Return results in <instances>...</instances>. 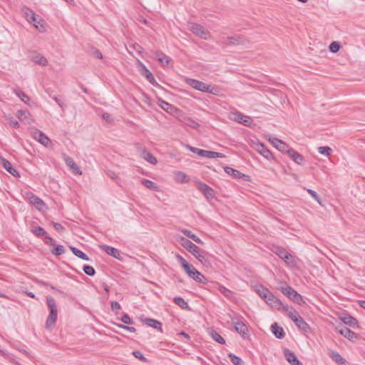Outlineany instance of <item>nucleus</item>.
Segmentation results:
<instances>
[{
	"instance_id": "obj_3",
	"label": "nucleus",
	"mask_w": 365,
	"mask_h": 365,
	"mask_svg": "<svg viewBox=\"0 0 365 365\" xmlns=\"http://www.w3.org/2000/svg\"><path fill=\"white\" fill-rule=\"evenodd\" d=\"M46 303L49 309L50 314L47 317L46 327V328H51L55 324L57 319V306L55 299L51 297H46Z\"/></svg>"
},
{
	"instance_id": "obj_10",
	"label": "nucleus",
	"mask_w": 365,
	"mask_h": 365,
	"mask_svg": "<svg viewBox=\"0 0 365 365\" xmlns=\"http://www.w3.org/2000/svg\"><path fill=\"white\" fill-rule=\"evenodd\" d=\"M189 29L195 35L205 39L207 38L206 36L207 35L208 32L200 24L196 23H190Z\"/></svg>"
},
{
	"instance_id": "obj_56",
	"label": "nucleus",
	"mask_w": 365,
	"mask_h": 365,
	"mask_svg": "<svg viewBox=\"0 0 365 365\" xmlns=\"http://www.w3.org/2000/svg\"><path fill=\"white\" fill-rule=\"evenodd\" d=\"M219 291L227 297H231L232 295V292L222 285L219 287Z\"/></svg>"
},
{
	"instance_id": "obj_5",
	"label": "nucleus",
	"mask_w": 365,
	"mask_h": 365,
	"mask_svg": "<svg viewBox=\"0 0 365 365\" xmlns=\"http://www.w3.org/2000/svg\"><path fill=\"white\" fill-rule=\"evenodd\" d=\"M185 271L190 277L197 282L202 283L203 284H206L208 282V279L202 273L197 271L192 264Z\"/></svg>"
},
{
	"instance_id": "obj_32",
	"label": "nucleus",
	"mask_w": 365,
	"mask_h": 365,
	"mask_svg": "<svg viewBox=\"0 0 365 365\" xmlns=\"http://www.w3.org/2000/svg\"><path fill=\"white\" fill-rule=\"evenodd\" d=\"M294 324L299 329L304 332H309L310 331L309 325L303 319L302 317H299L298 319H296Z\"/></svg>"
},
{
	"instance_id": "obj_55",
	"label": "nucleus",
	"mask_w": 365,
	"mask_h": 365,
	"mask_svg": "<svg viewBox=\"0 0 365 365\" xmlns=\"http://www.w3.org/2000/svg\"><path fill=\"white\" fill-rule=\"evenodd\" d=\"M341 45L336 41H333L329 45V50L331 53H336L339 51Z\"/></svg>"
},
{
	"instance_id": "obj_8",
	"label": "nucleus",
	"mask_w": 365,
	"mask_h": 365,
	"mask_svg": "<svg viewBox=\"0 0 365 365\" xmlns=\"http://www.w3.org/2000/svg\"><path fill=\"white\" fill-rule=\"evenodd\" d=\"M264 302L272 308L277 310H281L284 305L283 302L275 297L271 292L268 294L267 298H265Z\"/></svg>"
},
{
	"instance_id": "obj_41",
	"label": "nucleus",
	"mask_w": 365,
	"mask_h": 365,
	"mask_svg": "<svg viewBox=\"0 0 365 365\" xmlns=\"http://www.w3.org/2000/svg\"><path fill=\"white\" fill-rule=\"evenodd\" d=\"M141 184L151 190L158 191L159 190L158 186L154 182L150 180L143 179L141 180Z\"/></svg>"
},
{
	"instance_id": "obj_26",
	"label": "nucleus",
	"mask_w": 365,
	"mask_h": 365,
	"mask_svg": "<svg viewBox=\"0 0 365 365\" xmlns=\"http://www.w3.org/2000/svg\"><path fill=\"white\" fill-rule=\"evenodd\" d=\"M271 330L273 334L277 339H283L284 337L285 333L282 327L278 326L277 323H274L271 326Z\"/></svg>"
},
{
	"instance_id": "obj_39",
	"label": "nucleus",
	"mask_w": 365,
	"mask_h": 365,
	"mask_svg": "<svg viewBox=\"0 0 365 365\" xmlns=\"http://www.w3.org/2000/svg\"><path fill=\"white\" fill-rule=\"evenodd\" d=\"M158 105L161 107L162 109L165 110L166 112L171 113L175 109V107L170 104L169 103L162 100L159 99L158 101Z\"/></svg>"
},
{
	"instance_id": "obj_59",
	"label": "nucleus",
	"mask_w": 365,
	"mask_h": 365,
	"mask_svg": "<svg viewBox=\"0 0 365 365\" xmlns=\"http://www.w3.org/2000/svg\"><path fill=\"white\" fill-rule=\"evenodd\" d=\"M120 320L125 324H133V321L130 319L128 314H123Z\"/></svg>"
},
{
	"instance_id": "obj_29",
	"label": "nucleus",
	"mask_w": 365,
	"mask_h": 365,
	"mask_svg": "<svg viewBox=\"0 0 365 365\" xmlns=\"http://www.w3.org/2000/svg\"><path fill=\"white\" fill-rule=\"evenodd\" d=\"M224 170L227 174L232 175L235 179H241L245 177V174L242 173L237 170H235L228 166L224 167Z\"/></svg>"
},
{
	"instance_id": "obj_35",
	"label": "nucleus",
	"mask_w": 365,
	"mask_h": 365,
	"mask_svg": "<svg viewBox=\"0 0 365 365\" xmlns=\"http://www.w3.org/2000/svg\"><path fill=\"white\" fill-rule=\"evenodd\" d=\"M234 327L236 331L242 336H244L248 331L247 326L242 322H235Z\"/></svg>"
},
{
	"instance_id": "obj_30",
	"label": "nucleus",
	"mask_w": 365,
	"mask_h": 365,
	"mask_svg": "<svg viewBox=\"0 0 365 365\" xmlns=\"http://www.w3.org/2000/svg\"><path fill=\"white\" fill-rule=\"evenodd\" d=\"M31 60L38 64V65H41V66H45L48 64V61L47 59L43 56L42 55H41L40 53H33L32 55H31Z\"/></svg>"
},
{
	"instance_id": "obj_24",
	"label": "nucleus",
	"mask_w": 365,
	"mask_h": 365,
	"mask_svg": "<svg viewBox=\"0 0 365 365\" xmlns=\"http://www.w3.org/2000/svg\"><path fill=\"white\" fill-rule=\"evenodd\" d=\"M282 310L286 312L289 318H290L294 322H296V319H298L299 317H301L292 307H290L287 304L284 305Z\"/></svg>"
},
{
	"instance_id": "obj_57",
	"label": "nucleus",
	"mask_w": 365,
	"mask_h": 365,
	"mask_svg": "<svg viewBox=\"0 0 365 365\" xmlns=\"http://www.w3.org/2000/svg\"><path fill=\"white\" fill-rule=\"evenodd\" d=\"M185 123L187 125L195 129H197L200 127V124L192 118H187Z\"/></svg>"
},
{
	"instance_id": "obj_16",
	"label": "nucleus",
	"mask_w": 365,
	"mask_h": 365,
	"mask_svg": "<svg viewBox=\"0 0 365 365\" xmlns=\"http://www.w3.org/2000/svg\"><path fill=\"white\" fill-rule=\"evenodd\" d=\"M0 162L4 168L14 177H19V172L12 166L11 163L3 157H0Z\"/></svg>"
},
{
	"instance_id": "obj_20",
	"label": "nucleus",
	"mask_w": 365,
	"mask_h": 365,
	"mask_svg": "<svg viewBox=\"0 0 365 365\" xmlns=\"http://www.w3.org/2000/svg\"><path fill=\"white\" fill-rule=\"evenodd\" d=\"M141 74L145 77V78L153 86H158V83L155 81L153 73L149 71V69L142 64V72Z\"/></svg>"
},
{
	"instance_id": "obj_15",
	"label": "nucleus",
	"mask_w": 365,
	"mask_h": 365,
	"mask_svg": "<svg viewBox=\"0 0 365 365\" xmlns=\"http://www.w3.org/2000/svg\"><path fill=\"white\" fill-rule=\"evenodd\" d=\"M286 153H287L289 157L296 163L299 165L304 164V157L300 153L297 152L295 150L289 148L286 152Z\"/></svg>"
},
{
	"instance_id": "obj_50",
	"label": "nucleus",
	"mask_w": 365,
	"mask_h": 365,
	"mask_svg": "<svg viewBox=\"0 0 365 365\" xmlns=\"http://www.w3.org/2000/svg\"><path fill=\"white\" fill-rule=\"evenodd\" d=\"M176 259L178 261V262L181 264L182 267L185 270L187 268H189V267L191 265V264H189L181 255H176Z\"/></svg>"
},
{
	"instance_id": "obj_2",
	"label": "nucleus",
	"mask_w": 365,
	"mask_h": 365,
	"mask_svg": "<svg viewBox=\"0 0 365 365\" xmlns=\"http://www.w3.org/2000/svg\"><path fill=\"white\" fill-rule=\"evenodd\" d=\"M185 82L190 87L198 90L200 91L211 93L213 95L219 94V88L216 86H211L210 85L206 84L205 83L194 79V78H187Z\"/></svg>"
},
{
	"instance_id": "obj_28",
	"label": "nucleus",
	"mask_w": 365,
	"mask_h": 365,
	"mask_svg": "<svg viewBox=\"0 0 365 365\" xmlns=\"http://www.w3.org/2000/svg\"><path fill=\"white\" fill-rule=\"evenodd\" d=\"M341 320L346 325H349L353 328L358 327V321L356 319L349 314H345L344 317L340 318Z\"/></svg>"
},
{
	"instance_id": "obj_33",
	"label": "nucleus",
	"mask_w": 365,
	"mask_h": 365,
	"mask_svg": "<svg viewBox=\"0 0 365 365\" xmlns=\"http://www.w3.org/2000/svg\"><path fill=\"white\" fill-rule=\"evenodd\" d=\"M208 333L211 338L217 343L221 344H225V340L217 331L214 330L213 329H210L208 330Z\"/></svg>"
},
{
	"instance_id": "obj_7",
	"label": "nucleus",
	"mask_w": 365,
	"mask_h": 365,
	"mask_svg": "<svg viewBox=\"0 0 365 365\" xmlns=\"http://www.w3.org/2000/svg\"><path fill=\"white\" fill-rule=\"evenodd\" d=\"M230 119L240 123L245 126H250L253 123L251 117L245 115L240 112L232 113Z\"/></svg>"
},
{
	"instance_id": "obj_63",
	"label": "nucleus",
	"mask_w": 365,
	"mask_h": 365,
	"mask_svg": "<svg viewBox=\"0 0 365 365\" xmlns=\"http://www.w3.org/2000/svg\"><path fill=\"white\" fill-rule=\"evenodd\" d=\"M102 117L103 118L107 121L108 123H111L113 121V118L110 115V114L108 113H104L103 115H102Z\"/></svg>"
},
{
	"instance_id": "obj_34",
	"label": "nucleus",
	"mask_w": 365,
	"mask_h": 365,
	"mask_svg": "<svg viewBox=\"0 0 365 365\" xmlns=\"http://www.w3.org/2000/svg\"><path fill=\"white\" fill-rule=\"evenodd\" d=\"M203 154L202 157L206 158H225V155L223 153L215 152V151H211V150H204V152H202Z\"/></svg>"
},
{
	"instance_id": "obj_44",
	"label": "nucleus",
	"mask_w": 365,
	"mask_h": 365,
	"mask_svg": "<svg viewBox=\"0 0 365 365\" xmlns=\"http://www.w3.org/2000/svg\"><path fill=\"white\" fill-rule=\"evenodd\" d=\"M16 95L25 103L29 105L30 98L21 91H15Z\"/></svg>"
},
{
	"instance_id": "obj_13",
	"label": "nucleus",
	"mask_w": 365,
	"mask_h": 365,
	"mask_svg": "<svg viewBox=\"0 0 365 365\" xmlns=\"http://www.w3.org/2000/svg\"><path fill=\"white\" fill-rule=\"evenodd\" d=\"M226 40L227 41L225 43L227 45L233 46L243 45L247 41L243 36L239 34L232 36H228L227 37Z\"/></svg>"
},
{
	"instance_id": "obj_6",
	"label": "nucleus",
	"mask_w": 365,
	"mask_h": 365,
	"mask_svg": "<svg viewBox=\"0 0 365 365\" xmlns=\"http://www.w3.org/2000/svg\"><path fill=\"white\" fill-rule=\"evenodd\" d=\"M196 187L199 191H200L204 195L207 200H210L214 198V190L211 187L207 185L206 183L202 182L201 181H197L196 182Z\"/></svg>"
},
{
	"instance_id": "obj_61",
	"label": "nucleus",
	"mask_w": 365,
	"mask_h": 365,
	"mask_svg": "<svg viewBox=\"0 0 365 365\" xmlns=\"http://www.w3.org/2000/svg\"><path fill=\"white\" fill-rule=\"evenodd\" d=\"M118 327L123 329H125V330H127L130 332H135L136 331V329L133 327H128V326H125V325H123V324H118Z\"/></svg>"
},
{
	"instance_id": "obj_53",
	"label": "nucleus",
	"mask_w": 365,
	"mask_h": 365,
	"mask_svg": "<svg viewBox=\"0 0 365 365\" xmlns=\"http://www.w3.org/2000/svg\"><path fill=\"white\" fill-rule=\"evenodd\" d=\"M83 270L87 275L91 277L94 276L96 274L94 268L90 265H83Z\"/></svg>"
},
{
	"instance_id": "obj_48",
	"label": "nucleus",
	"mask_w": 365,
	"mask_h": 365,
	"mask_svg": "<svg viewBox=\"0 0 365 365\" xmlns=\"http://www.w3.org/2000/svg\"><path fill=\"white\" fill-rule=\"evenodd\" d=\"M6 123L9 124L11 127L14 128H19V122L14 118L12 116H6Z\"/></svg>"
},
{
	"instance_id": "obj_52",
	"label": "nucleus",
	"mask_w": 365,
	"mask_h": 365,
	"mask_svg": "<svg viewBox=\"0 0 365 365\" xmlns=\"http://www.w3.org/2000/svg\"><path fill=\"white\" fill-rule=\"evenodd\" d=\"M133 355L134 356V357H135L136 359H138L143 362H146V363L149 362L148 359L144 356V355L141 353V351H140L138 350L133 351Z\"/></svg>"
},
{
	"instance_id": "obj_38",
	"label": "nucleus",
	"mask_w": 365,
	"mask_h": 365,
	"mask_svg": "<svg viewBox=\"0 0 365 365\" xmlns=\"http://www.w3.org/2000/svg\"><path fill=\"white\" fill-rule=\"evenodd\" d=\"M181 232L188 238L192 239L194 242L203 245V242L196 235L193 234L190 230L183 229Z\"/></svg>"
},
{
	"instance_id": "obj_47",
	"label": "nucleus",
	"mask_w": 365,
	"mask_h": 365,
	"mask_svg": "<svg viewBox=\"0 0 365 365\" xmlns=\"http://www.w3.org/2000/svg\"><path fill=\"white\" fill-rule=\"evenodd\" d=\"M51 253L56 256H60L65 252V249L63 245H57L55 247L51 250Z\"/></svg>"
},
{
	"instance_id": "obj_40",
	"label": "nucleus",
	"mask_w": 365,
	"mask_h": 365,
	"mask_svg": "<svg viewBox=\"0 0 365 365\" xmlns=\"http://www.w3.org/2000/svg\"><path fill=\"white\" fill-rule=\"evenodd\" d=\"M70 249L73 254L78 257V258H81L85 261H88L90 259L87 255H86L83 252L78 250V248L75 247H70Z\"/></svg>"
},
{
	"instance_id": "obj_51",
	"label": "nucleus",
	"mask_w": 365,
	"mask_h": 365,
	"mask_svg": "<svg viewBox=\"0 0 365 365\" xmlns=\"http://www.w3.org/2000/svg\"><path fill=\"white\" fill-rule=\"evenodd\" d=\"M31 232L34 235H35L37 237H41L46 234L45 230L40 226L34 227L31 230Z\"/></svg>"
},
{
	"instance_id": "obj_31",
	"label": "nucleus",
	"mask_w": 365,
	"mask_h": 365,
	"mask_svg": "<svg viewBox=\"0 0 365 365\" xmlns=\"http://www.w3.org/2000/svg\"><path fill=\"white\" fill-rule=\"evenodd\" d=\"M255 148L257 151H258L265 158L270 159L272 158V153L265 147L264 144L259 143L256 145Z\"/></svg>"
},
{
	"instance_id": "obj_42",
	"label": "nucleus",
	"mask_w": 365,
	"mask_h": 365,
	"mask_svg": "<svg viewBox=\"0 0 365 365\" xmlns=\"http://www.w3.org/2000/svg\"><path fill=\"white\" fill-rule=\"evenodd\" d=\"M173 302L177 304L178 305L180 308L183 309H190V307L187 304V302H186L182 297H174L173 299Z\"/></svg>"
},
{
	"instance_id": "obj_49",
	"label": "nucleus",
	"mask_w": 365,
	"mask_h": 365,
	"mask_svg": "<svg viewBox=\"0 0 365 365\" xmlns=\"http://www.w3.org/2000/svg\"><path fill=\"white\" fill-rule=\"evenodd\" d=\"M318 151L323 155L329 156L332 152V150L329 146H321L318 148Z\"/></svg>"
},
{
	"instance_id": "obj_36",
	"label": "nucleus",
	"mask_w": 365,
	"mask_h": 365,
	"mask_svg": "<svg viewBox=\"0 0 365 365\" xmlns=\"http://www.w3.org/2000/svg\"><path fill=\"white\" fill-rule=\"evenodd\" d=\"M330 357L333 361H334L336 363L339 364V365H346V361L345 359H344L341 355L336 352V351H332Z\"/></svg>"
},
{
	"instance_id": "obj_64",
	"label": "nucleus",
	"mask_w": 365,
	"mask_h": 365,
	"mask_svg": "<svg viewBox=\"0 0 365 365\" xmlns=\"http://www.w3.org/2000/svg\"><path fill=\"white\" fill-rule=\"evenodd\" d=\"M52 225L56 231H62L64 230V227L60 223L53 222Z\"/></svg>"
},
{
	"instance_id": "obj_45",
	"label": "nucleus",
	"mask_w": 365,
	"mask_h": 365,
	"mask_svg": "<svg viewBox=\"0 0 365 365\" xmlns=\"http://www.w3.org/2000/svg\"><path fill=\"white\" fill-rule=\"evenodd\" d=\"M228 357L234 365H243L242 360L239 356H237L234 354L230 353L228 354Z\"/></svg>"
},
{
	"instance_id": "obj_4",
	"label": "nucleus",
	"mask_w": 365,
	"mask_h": 365,
	"mask_svg": "<svg viewBox=\"0 0 365 365\" xmlns=\"http://www.w3.org/2000/svg\"><path fill=\"white\" fill-rule=\"evenodd\" d=\"M280 290L283 294L287 296L292 302H294L299 305H302L303 304H305V302L303 299L302 296L300 295L292 287H290V286H287L285 287H282L280 288Z\"/></svg>"
},
{
	"instance_id": "obj_46",
	"label": "nucleus",
	"mask_w": 365,
	"mask_h": 365,
	"mask_svg": "<svg viewBox=\"0 0 365 365\" xmlns=\"http://www.w3.org/2000/svg\"><path fill=\"white\" fill-rule=\"evenodd\" d=\"M273 252L281 259L287 256V251L282 247H276Z\"/></svg>"
},
{
	"instance_id": "obj_19",
	"label": "nucleus",
	"mask_w": 365,
	"mask_h": 365,
	"mask_svg": "<svg viewBox=\"0 0 365 365\" xmlns=\"http://www.w3.org/2000/svg\"><path fill=\"white\" fill-rule=\"evenodd\" d=\"M63 160L66 165L71 168L73 173L78 175L82 174V171L80 170V168L78 167V165L75 163V162L71 157L68 155H64Z\"/></svg>"
},
{
	"instance_id": "obj_27",
	"label": "nucleus",
	"mask_w": 365,
	"mask_h": 365,
	"mask_svg": "<svg viewBox=\"0 0 365 365\" xmlns=\"http://www.w3.org/2000/svg\"><path fill=\"white\" fill-rule=\"evenodd\" d=\"M155 56L156 59L164 67L167 66L170 61V58L161 51H156L155 53Z\"/></svg>"
},
{
	"instance_id": "obj_43",
	"label": "nucleus",
	"mask_w": 365,
	"mask_h": 365,
	"mask_svg": "<svg viewBox=\"0 0 365 365\" xmlns=\"http://www.w3.org/2000/svg\"><path fill=\"white\" fill-rule=\"evenodd\" d=\"M31 24L40 32H44L46 31V28H45L46 23H45V21L41 18L38 19L36 17V22H32Z\"/></svg>"
},
{
	"instance_id": "obj_37",
	"label": "nucleus",
	"mask_w": 365,
	"mask_h": 365,
	"mask_svg": "<svg viewBox=\"0 0 365 365\" xmlns=\"http://www.w3.org/2000/svg\"><path fill=\"white\" fill-rule=\"evenodd\" d=\"M255 292L264 300L265 298H267L268 294L270 293V291L262 285L256 287Z\"/></svg>"
},
{
	"instance_id": "obj_60",
	"label": "nucleus",
	"mask_w": 365,
	"mask_h": 365,
	"mask_svg": "<svg viewBox=\"0 0 365 365\" xmlns=\"http://www.w3.org/2000/svg\"><path fill=\"white\" fill-rule=\"evenodd\" d=\"M188 149L194 153H196L197 155H198L199 156H201L202 157L203 154L202 153V152H204L205 150H202V149H199V148H195V147H192V146H188Z\"/></svg>"
},
{
	"instance_id": "obj_23",
	"label": "nucleus",
	"mask_w": 365,
	"mask_h": 365,
	"mask_svg": "<svg viewBox=\"0 0 365 365\" xmlns=\"http://www.w3.org/2000/svg\"><path fill=\"white\" fill-rule=\"evenodd\" d=\"M29 199L30 203L34 205L39 210H42V208L46 206L44 202L33 193H30Z\"/></svg>"
},
{
	"instance_id": "obj_62",
	"label": "nucleus",
	"mask_w": 365,
	"mask_h": 365,
	"mask_svg": "<svg viewBox=\"0 0 365 365\" xmlns=\"http://www.w3.org/2000/svg\"><path fill=\"white\" fill-rule=\"evenodd\" d=\"M110 307L113 311H118L121 309L120 304L118 302L113 301L110 304Z\"/></svg>"
},
{
	"instance_id": "obj_58",
	"label": "nucleus",
	"mask_w": 365,
	"mask_h": 365,
	"mask_svg": "<svg viewBox=\"0 0 365 365\" xmlns=\"http://www.w3.org/2000/svg\"><path fill=\"white\" fill-rule=\"evenodd\" d=\"M307 191L317 202L321 205L320 197L314 190L312 189H307Z\"/></svg>"
},
{
	"instance_id": "obj_11",
	"label": "nucleus",
	"mask_w": 365,
	"mask_h": 365,
	"mask_svg": "<svg viewBox=\"0 0 365 365\" xmlns=\"http://www.w3.org/2000/svg\"><path fill=\"white\" fill-rule=\"evenodd\" d=\"M284 355L286 359V360L291 364V365H303L302 362L297 359L295 354L289 350V349H284Z\"/></svg>"
},
{
	"instance_id": "obj_1",
	"label": "nucleus",
	"mask_w": 365,
	"mask_h": 365,
	"mask_svg": "<svg viewBox=\"0 0 365 365\" xmlns=\"http://www.w3.org/2000/svg\"><path fill=\"white\" fill-rule=\"evenodd\" d=\"M180 243L185 249H186L189 252L194 255L195 257L204 266H211V262L210 261L208 254L206 251L200 249L190 240L184 237H180Z\"/></svg>"
},
{
	"instance_id": "obj_12",
	"label": "nucleus",
	"mask_w": 365,
	"mask_h": 365,
	"mask_svg": "<svg viewBox=\"0 0 365 365\" xmlns=\"http://www.w3.org/2000/svg\"><path fill=\"white\" fill-rule=\"evenodd\" d=\"M16 117L22 122L31 124L34 122V119L29 110H19L16 114Z\"/></svg>"
},
{
	"instance_id": "obj_17",
	"label": "nucleus",
	"mask_w": 365,
	"mask_h": 365,
	"mask_svg": "<svg viewBox=\"0 0 365 365\" xmlns=\"http://www.w3.org/2000/svg\"><path fill=\"white\" fill-rule=\"evenodd\" d=\"M101 248L102 250H103L108 255H109L118 259H121V254H120V251L118 250H117L116 248L109 246V245H101Z\"/></svg>"
},
{
	"instance_id": "obj_14",
	"label": "nucleus",
	"mask_w": 365,
	"mask_h": 365,
	"mask_svg": "<svg viewBox=\"0 0 365 365\" xmlns=\"http://www.w3.org/2000/svg\"><path fill=\"white\" fill-rule=\"evenodd\" d=\"M33 135L36 140L46 147H48L51 143V140L41 130H36Z\"/></svg>"
},
{
	"instance_id": "obj_25",
	"label": "nucleus",
	"mask_w": 365,
	"mask_h": 365,
	"mask_svg": "<svg viewBox=\"0 0 365 365\" xmlns=\"http://www.w3.org/2000/svg\"><path fill=\"white\" fill-rule=\"evenodd\" d=\"M143 322L146 324L148 327H153L157 330L162 331V323L160 321H158L154 319L145 318L142 320Z\"/></svg>"
},
{
	"instance_id": "obj_22",
	"label": "nucleus",
	"mask_w": 365,
	"mask_h": 365,
	"mask_svg": "<svg viewBox=\"0 0 365 365\" xmlns=\"http://www.w3.org/2000/svg\"><path fill=\"white\" fill-rule=\"evenodd\" d=\"M140 157L152 165H156L158 163V160H157L156 158L154 157L145 148H143L140 150Z\"/></svg>"
},
{
	"instance_id": "obj_9",
	"label": "nucleus",
	"mask_w": 365,
	"mask_h": 365,
	"mask_svg": "<svg viewBox=\"0 0 365 365\" xmlns=\"http://www.w3.org/2000/svg\"><path fill=\"white\" fill-rule=\"evenodd\" d=\"M336 330L349 341H354L358 339L357 334L355 332L343 325L336 327Z\"/></svg>"
},
{
	"instance_id": "obj_18",
	"label": "nucleus",
	"mask_w": 365,
	"mask_h": 365,
	"mask_svg": "<svg viewBox=\"0 0 365 365\" xmlns=\"http://www.w3.org/2000/svg\"><path fill=\"white\" fill-rule=\"evenodd\" d=\"M269 141L273 145V146H274L278 150L282 153H286L289 148L285 143L277 138H269Z\"/></svg>"
},
{
	"instance_id": "obj_54",
	"label": "nucleus",
	"mask_w": 365,
	"mask_h": 365,
	"mask_svg": "<svg viewBox=\"0 0 365 365\" xmlns=\"http://www.w3.org/2000/svg\"><path fill=\"white\" fill-rule=\"evenodd\" d=\"M287 264L289 265L294 267L296 265V261L294 259L292 255L287 252V256L282 258Z\"/></svg>"
},
{
	"instance_id": "obj_21",
	"label": "nucleus",
	"mask_w": 365,
	"mask_h": 365,
	"mask_svg": "<svg viewBox=\"0 0 365 365\" xmlns=\"http://www.w3.org/2000/svg\"><path fill=\"white\" fill-rule=\"evenodd\" d=\"M21 11L29 23L36 21V15L31 9L24 6L22 8Z\"/></svg>"
}]
</instances>
